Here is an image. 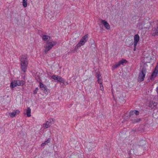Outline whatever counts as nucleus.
<instances>
[{"mask_svg":"<svg viewBox=\"0 0 158 158\" xmlns=\"http://www.w3.org/2000/svg\"><path fill=\"white\" fill-rule=\"evenodd\" d=\"M120 65L118 63V62L116 63L113 66L112 68L114 69H115L117 67H118L119 66H120Z\"/></svg>","mask_w":158,"mask_h":158,"instance_id":"4be33fe9","label":"nucleus"},{"mask_svg":"<svg viewBox=\"0 0 158 158\" xmlns=\"http://www.w3.org/2000/svg\"><path fill=\"white\" fill-rule=\"evenodd\" d=\"M118 62L120 65H123L124 63H127V61L125 59H122L119 61Z\"/></svg>","mask_w":158,"mask_h":158,"instance_id":"6ab92c4d","label":"nucleus"},{"mask_svg":"<svg viewBox=\"0 0 158 158\" xmlns=\"http://www.w3.org/2000/svg\"><path fill=\"white\" fill-rule=\"evenodd\" d=\"M39 86L41 90L43 91L44 93L46 94L47 92V89L46 86L41 82H40Z\"/></svg>","mask_w":158,"mask_h":158,"instance_id":"6e6552de","label":"nucleus"},{"mask_svg":"<svg viewBox=\"0 0 158 158\" xmlns=\"http://www.w3.org/2000/svg\"><path fill=\"white\" fill-rule=\"evenodd\" d=\"M59 77V76L56 75H54L51 77V78L52 79H53L54 80L57 81Z\"/></svg>","mask_w":158,"mask_h":158,"instance_id":"412c9836","label":"nucleus"},{"mask_svg":"<svg viewBox=\"0 0 158 158\" xmlns=\"http://www.w3.org/2000/svg\"><path fill=\"white\" fill-rule=\"evenodd\" d=\"M88 35L86 34L83 36L80 40L79 42L76 45V48H78L84 45L88 40Z\"/></svg>","mask_w":158,"mask_h":158,"instance_id":"39448f33","label":"nucleus"},{"mask_svg":"<svg viewBox=\"0 0 158 158\" xmlns=\"http://www.w3.org/2000/svg\"><path fill=\"white\" fill-rule=\"evenodd\" d=\"M157 103L155 102L152 101L149 104V106L152 109H155L156 108Z\"/></svg>","mask_w":158,"mask_h":158,"instance_id":"2eb2a0df","label":"nucleus"},{"mask_svg":"<svg viewBox=\"0 0 158 158\" xmlns=\"http://www.w3.org/2000/svg\"><path fill=\"white\" fill-rule=\"evenodd\" d=\"M158 35V27H157L156 30H155V34L154 35Z\"/></svg>","mask_w":158,"mask_h":158,"instance_id":"a878e982","label":"nucleus"},{"mask_svg":"<svg viewBox=\"0 0 158 158\" xmlns=\"http://www.w3.org/2000/svg\"><path fill=\"white\" fill-rule=\"evenodd\" d=\"M143 26L142 27H140V26L139 27V29H142L143 28Z\"/></svg>","mask_w":158,"mask_h":158,"instance_id":"2f4dec72","label":"nucleus"},{"mask_svg":"<svg viewBox=\"0 0 158 158\" xmlns=\"http://www.w3.org/2000/svg\"><path fill=\"white\" fill-rule=\"evenodd\" d=\"M101 23L103 24L105 28L107 30L110 29V26L109 24L105 20H102Z\"/></svg>","mask_w":158,"mask_h":158,"instance_id":"1a4fd4ad","label":"nucleus"},{"mask_svg":"<svg viewBox=\"0 0 158 158\" xmlns=\"http://www.w3.org/2000/svg\"><path fill=\"white\" fill-rule=\"evenodd\" d=\"M50 142V139L48 138V139L44 143H45V144H47L48 143H49Z\"/></svg>","mask_w":158,"mask_h":158,"instance_id":"5701e85b","label":"nucleus"},{"mask_svg":"<svg viewBox=\"0 0 158 158\" xmlns=\"http://www.w3.org/2000/svg\"><path fill=\"white\" fill-rule=\"evenodd\" d=\"M46 17H48L50 19H51L54 16V14L52 12H51L50 13H46Z\"/></svg>","mask_w":158,"mask_h":158,"instance_id":"dca6fc26","label":"nucleus"},{"mask_svg":"<svg viewBox=\"0 0 158 158\" xmlns=\"http://www.w3.org/2000/svg\"><path fill=\"white\" fill-rule=\"evenodd\" d=\"M24 84V81L19 80H15L12 81L10 84V87L13 89L17 86L23 85Z\"/></svg>","mask_w":158,"mask_h":158,"instance_id":"20e7f679","label":"nucleus"},{"mask_svg":"<svg viewBox=\"0 0 158 158\" xmlns=\"http://www.w3.org/2000/svg\"><path fill=\"white\" fill-rule=\"evenodd\" d=\"M46 145V144H45V143L44 142V143H42L41 144V147H43V146H44V145Z\"/></svg>","mask_w":158,"mask_h":158,"instance_id":"c85d7f7f","label":"nucleus"},{"mask_svg":"<svg viewBox=\"0 0 158 158\" xmlns=\"http://www.w3.org/2000/svg\"><path fill=\"white\" fill-rule=\"evenodd\" d=\"M147 72V70L145 68H143L139 71L138 78V81L139 82H141L143 81Z\"/></svg>","mask_w":158,"mask_h":158,"instance_id":"7ed1b4c3","label":"nucleus"},{"mask_svg":"<svg viewBox=\"0 0 158 158\" xmlns=\"http://www.w3.org/2000/svg\"><path fill=\"white\" fill-rule=\"evenodd\" d=\"M24 111L25 112L24 113V114H26L27 117H29L31 116V110L30 107H28L27 109H25Z\"/></svg>","mask_w":158,"mask_h":158,"instance_id":"9d476101","label":"nucleus"},{"mask_svg":"<svg viewBox=\"0 0 158 158\" xmlns=\"http://www.w3.org/2000/svg\"><path fill=\"white\" fill-rule=\"evenodd\" d=\"M52 121H53V119L52 118H50L48 121L46 122L45 123L43 124V128L45 129L48 128L51 126Z\"/></svg>","mask_w":158,"mask_h":158,"instance_id":"0eeeda50","label":"nucleus"},{"mask_svg":"<svg viewBox=\"0 0 158 158\" xmlns=\"http://www.w3.org/2000/svg\"><path fill=\"white\" fill-rule=\"evenodd\" d=\"M137 46V45H135V44H134V51H136V47Z\"/></svg>","mask_w":158,"mask_h":158,"instance_id":"cd10ccee","label":"nucleus"},{"mask_svg":"<svg viewBox=\"0 0 158 158\" xmlns=\"http://www.w3.org/2000/svg\"><path fill=\"white\" fill-rule=\"evenodd\" d=\"M155 69V70H158V62L157 63L156 65Z\"/></svg>","mask_w":158,"mask_h":158,"instance_id":"bb28decb","label":"nucleus"},{"mask_svg":"<svg viewBox=\"0 0 158 158\" xmlns=\"http://www.w3.org/2000/svg\"><path fill=\"white\" fill-rule=\"evenodd\" d=\"M140 118H137L136 119V122H139L140 121Z\"/></svg>","mask_w":158,"mask_h":158,"instance_id":"c756f323","label":"nucleus"},{"mask_svg":"<svg viewBox=\"0 0 158 158\" xmlns=\"http://www.w3.org/2000/svg\"><path fill=\"white\" fill-rule=\"evenodd\" d=\"M46 44V45L44 46V48H45L44 52L45 53H46L51 50L56 44V41L53 40H48L47 41Z\"/></svg>","mask_w":158,"mask_h":158,"instance_id":"f03ea898","label":"nucleus"},{"mask_svg":"<svg viewBox=\"0 0 158 158\" xmlns=\"http://www.w3.org/2000/svg\"><path fill=\"white\" fill-rule=\"evenodd\" d=\"M100 89L102 91L104 90V88L103 86V85H102V84H100Z\"/></svg>","mask_w":158,"mask_h":158,"instance_id":"b1692460","label":"nucleus"},{"mask_svg":"<svg viewBox=\"0 0 158 158\" xmlns=\"http://www.w3.org/2000/svg\"><path fill=\"white\" fill-rule=\"evenodd\" d=\"M65 80L63 78H62L61 77L59 76L57 80V81L59 82L60 83H64Z\"/></svg>","mask_w":158,"mask_h":158,"instance_id":"a211bd4d","label":"nucleus"},{"mask_svg":"<svg viewBox=\"0 0 158 158\" xmlns=\"http://www.w3.org/2000/svg\"><path fill=\"white\" fill-rule=\"evenodd\" d=\"M158 73V71L155 70L154 69L153 72L152 73L151 76L150 77V79L151 80H153L154 78L157 76Z\"/></svg>","mask_w":158,"mask_h":158,"instance_id":"9b49d317","label":"nucleus"},{"mask_svg":"<svg viewBox=\"0 0 158 158\" xmlns=\"http://www.w3.org/2000/svg\"><path fill=\"white\" fill-rule=\"evenodd\" d=\"M38 88H36L35 89V90L33 91V94H36L38 92Z\"/></svg>","mask_w":158,"mask_h":158,"instance_id":"393cba45","label":"nucleus"},{"mask_svg":"<svg viewBox=\"0 0 158 158\" xmlns=\"http://www.w3.org/2000/svg\"><path fill=\"white\" fill-rule=\"evenodd\" d=\"M96 77L98 79V82L99 84H102V77L101 75L99 73H97Z\"/></svg>","mask_w":158,"mask_h":158,"instance_id":"ddd939ff","label":"nucleus"},{"mask_svg":"<svg viewBox=\"0 0 158 158\" xmlns=\"http://www.w3.org/2000/svg\"><path fill=\"white\" fill-rule=\"evenodd\" d=\"M42 40L44 41H47L50 39V37L48 35H43L42 37Z\"/></svg>","mask_w":158,"mask_h":158,"instance_id":"f3484780","label":"nucleus"},{"mask_svg":"<svg viewBox=\"0 0 158 158\" xmlns=\"http://www.w3.org/2000/svg\"><path fill=\"white\" fill-rule=\"evenodd\" d=\"M20 111L19 110H14L12 112H7L6 114V115H9L8 116L9 117L13 118L15 117L16 115L19 114L20 113Z\"/></svg>","mask_w":158,"mask_h":158,"instance_id":"423d86ee","label":"nucleus"},{"mask_svg":"<svg viewBox=\"0 0 158 158\" xmlns=\"http://www.w3.org/2000/svg\"><path fill=\"white\" fill-rule=\"evenodd\" d=\"M156 91L158 94V86L156 88Z\"/></svg>","mask_w":158,"mask_h":158,"instance_id":"7c9ffc66","label":"nucleus"},{"mask_svg":"<svg viewBox=\"0 0 158 158\" xmlns=\"http://www.w3.org/2000/svg\"><path fill=\"white\" fill-rule=\"evenodd\" d=\"M139 112L138 111L136 110H131L129 113V116L131 117L134 115H138Z\"/></svg>","mask_w":158,"mask_h":158,"instance_id":"4468645a","label":"nucleus"},{"mask_svg":"<svg viewBox=\"0 0 158 158\" xmlns=\"http://www.w3.org/2000/svg\"><path fill=\"white\" fill-rule=\"evenodd\" d=\"M28 0H23V6L24 7H26L27 6V1Z\"/></svg>","mask_w":158,"mask_h":158,"instance_id":"aec40b11","label":"nucleus"},{"mask_svg":"<svg viewBox=\"0 0 158 158\" xmlns=\"http://www.w3.org/2000/svg\"><path fill=\"white\" fill-rule=\"evenodd\" d=\"M27 56L26 55H23L20 56V68L22 70L25 72L27 69L28 63Z\"/></svg>","mask_w":158,"mask_h":158,"instance_id":"f257e3e1","label":"nucleus"},{"mask_svg":"<svg viewBox=\"0 0 158 158\" xmlns=\"http://www.w3.org/2000/svg\"><path fill=\"white\" fill-rule=\"evenodd\" d=\"M139 40V37L138 34H136L134 36V44L135 45H137L138 42Z\"/></svg>","mask_w":158,"mask_h":158,"instance_id":"f8f14e48","label":"nucleus"}]
</instances>
